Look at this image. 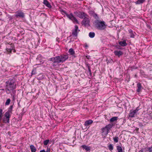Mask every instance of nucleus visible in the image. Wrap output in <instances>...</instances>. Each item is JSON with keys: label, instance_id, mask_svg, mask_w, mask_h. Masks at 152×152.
<instances>
[{"label": "nucleus", "instance_id": "nucleus-10", "mask_svg": "<svg viewBox=\"0 0 152 152\" xmlns=\"http://www.w3.org/2000/svg\"><path fill=\"white\" fill-rule=\"evenodd\" d=\"M80 31V30L78 29V27L77 25L75 26V29L72 30V34L73 36L77 37V36L78 32Z\"/></svg>", "mask_w": 152, "mask_h": 152}, {"label": "nucleus", "instance_id": "nucleus-18", "mask_svg": "<svg viewBox=\"0 0 152 152\" xmlns=\"http://www.w3.org/2000/svg\"><path fill=\"white\" fill-rule=\"evenodd\" d=\"M81 147L87 151H89L90 150V147L89 146H87L85 145H83L81 146Z\"/></svg>", "mask_w": 152, "mask_h": 152}, {"label": "nucleus", "instance_id": "nucleus-39", "mask_svg": "<svg viewBox=\"0 0 152 152\" xmlns=\"http://www.w3.org/2000/svg\"><path fill=\"white\" fill-rule=\"evenodd\" d=\"M13 49V48H7V52L11 53L12 52V50Z\"/></svg>", "mask_w": 152, "mask_h": 152}, {"label": "nucleus", "instance_id": "nucleus-28", "mask_svg": "<svg viewBox=\"0 0 152 152\" xmlns=\"http://www.w3.org/2000/svg\"><path fill=\"white\" fill-rule=\"evenodd\" d=\"M108 148L111 151L113 149V146L112 144H110L108 146Z\"/></svg>", "mask_w": 152, "mask_h": 152}, {"label": "nucleus", "instance_id": "nucleus-9", "mask_svg": "<svg viewBox=\"0 0 152 152\" xmlns=\"http://www.w3.org/2000/svg\"><path fill=\"white\" fill-rule=\"evenodd\" d=\"M15 16L17 18H23L24 17L25 15L24 13L22 11L18 10L16 12Z\"/></svg>", "mask_w": 152, "mask_h": 152}, {"label": "nucleus", "instance_id": "nucleus-17", "mask_svg": "<svg viewBox=\"0 0 152 152\" xmlns=\"http://www.w3.org/2000/svg\"><path fill=\"white\" fill-rule=\"evenodd\" d=\"M93 123V121L91 120H89L85 121L84 124L85 126H88L91 124Z\"/></svg>", "mask_w": 152, "mask_h": 152}, {"label": "nucleus", "instance_id": "nucleus-27", "mask_svg": "<svg viewBox=\"0 0 152 152\" xmlns=\"http://www.w3.org/2000/svg\"><path fill=\"white\" fill-rule=\"evenodd\" d=\"M95 34L94 32H90L89 34V36L91 38H93L95 36Z\"/></svg>", "mask_w": 152, "mask_h": 152}, {"label": "nucleus", "instance_id": "nucleus-8", "mask_svg": "<svg viewBox=\"0 0 152 152\" xmlns=\"http://www.w3.org/2000/svg\"><path fill=\"white\" fill-rule=\"evenodd\" d=\"M88 16H86L83 18L82 21V24L85 26H90V20L88 18Z\"/></svg>", "mask_w": 152, "mask_h": 152}, {"label": "nucleus", "instance_id": "nucleus-22", "mask_svg": "<svg viewBox=\"0 0 152 152\" xmlns=\"http://www.w3.org/2000/svg\"><path fill=\"white\" fill-rule=\"evenodd\" d=\"M55 58V57L50 58V61H52L53 62V66H56L58 64V63H55V60L54 59Z\"/></svg>", "mask_w": 152, "mask_h": 152}, {"label": "nucleus", "instance_id": "nucleus-40", "mask_svg": "<svg viewBox=\"0 0 152 152\" xmlns=\"http://www.w3.org/2000/svg\"><path fill=\"white\" fill-rule=\"evenodd\" d=\"M139 109H138V107H137L136 108V109L135 110H134V111L136 112V113L138 112V111L139 110Z\"/></svg>", "mask_w": 152, "mask_h": 152}, {"label": "nucleus", "instance_id": "nucleus-14", "mask_svg": "<svg viewBox=\"0 0 152 152\" xmlns=\"http://www.w3.org/2000/svg\"><path fill=\"white\" fill-rule=\"evenodd\" d=\"M86 16H88V15L84 12H80L79 18H80L83 19Z\"/></svg>", "mask_w": 152, "mask_h": 152}, {"label": "nucleus", "instance_id": "nucleus-1", "mask_svg": "<svg viewBox=\"0 0 152 152\" xmlns=\"http://www.w3.org/2000/svg\"><path fill=\"white\" fill-rule=\"evenodd\" d=\"M15 81L14 79L9 80L6 82V86L7 88L6 89V91L8 92L16 88V84H15Z\"/></svg>", "mask_w": 152, "mask_h": 152}, {"label": "nucleus", "instance_id": "nucleus-24", "mask_svg": "<svg viewBox=\"0 0 152 152\" xmlns=\"http://www.w3.org/2000/svg\"><path fill=\"white\" fill-rule=\"evenodd\" d=\"M3 116V110L2 109H0V122L2 119Z\"/></svg>", "mask_w": 152, "mask_h": 152}, {"label": "nucleus", "instance_id": "nucleus-4", "mask_svg": "<svg viewBox=\"0 0 152 152\" xmlns=\"http://www.w3.org/2000/svg\"><path fill=\"white\" fill-rule=\"evenodd\" d=\"M61 12H62V14L63 15L65 14L68 18L72 21L74 22L78 23L77 19L74 16L72 13H71L69 14H68L65 11H64L63 10H61Z\"/></svg>", "mask_w": 152, "mask_h": 152}, {"label": "nucleus", "instance_id": "nucleus-26", "mask_svg": "<svg viewBox=\"0 0 152 152\" xmlns=\"http://www.w3.org/2000/svg\"><path fill=\"white\" fill-rule=\"evenodd\" d=\"M146 151L148 152H152V147H146Z\"/></svg>", "mask_w": 152, "mask_h": 152}, {"label": "nucleus", "instance_id": "nucleus-12", "mask_svg": "<svg viewBox=\"0 0 152 152\" xmlns=\"http://www.w3.org/2000/svg\"><path fill=\"white\" fill-rule=\"evenodd\" d=\"M137 89L136 91L137 92H140L141 91L142 89L143 88L141 85V84L140 83H138L137 84Z\"/></svg>", "mask_w": 152, "mask_h": 152}, {"label": "nucleus", "instance_id": "nucleus-46", "mask_svg": "<svg viewBox=\"0 0 152 152\" xmlns=\"http://www.w3.org/2000/svg\"><path fill=\"white\" fill-rule=\"evenodd\" d=\"M2 15V13L1 12H0V15Z\"/></svg>", "mask_w": 152, "mask_h": 152}, {"label": "nucleus", "instance_id": "nucleus-5", "mask_svg": "<svg viewBox=\"0 0 152 152\" xmlns=\"http://www.w3.org/2000/svg\"><path fill=\"white\" fill-rule=\"evenodd\" d=\"M113 126V124H109L107 125H106L105 127L102 128L101 130L102 133H104L106 131V134H108L110 130L112 128Z\"/></svg>", "mask_w": 152, "mask_h": 152}, {"label": "nucleus", "instance_id": "nucleus-42", "mask_svg": "<svg viewBox=\"0 0 152 152\" xmlns=\"http://www.w3.org/2000/svg\"><path fill=\"white\" fill-rule=\"evenodd\" d=\"M39 152H46L45 150H41Z\"/></svg>", "mask_w": 152, "mask_h": 152}, {"label": "nucleus", "instance_id": "nucleus-7", "mask_svg": "<svg viewBox=\"0 0 152 152\" xmlns=\"http://www.w3.org/2000/svg\"><path fill=\"white\" fill-rule=\"evenodd\" d=\"M10 117V113L8 112H6L4 114V117L3 118V121L4 123H9Z\"/></svg>", "mask_w": 152, "mask_h": 152}, {"label": "nucleus", "instance_id": "nucleus-15", "mask_svg": "<svg viewBox=\"0 0 152 152\" xmlns=\"http://www.w3.org/2000/svg\"><path fill=\"white\" fill-rule=\"evenodd\" d=\"M68 52L69 53V55L75 57L76 56H75V52L73 49L71 48L69 49Z\"/></svg>", "mask_w": 152, "mask_h": 152}, {"label": "nucleus", "instance_id": "nucleus-34", "mask_svg": "<svg viewBox=\"0 0 152 152\" xmlns=\"http://www.w3.org/2000/svg\"><path fill=\"white\" fill-rule=\"evenodd\" d=\"M36 68H34L32 71L31 75H35L36 74Z\"/></svg>", "mask_w": 152, "mask_h": 152}, {"label": "nucleus", "instance_id": "nucleus-29", "mask_svg": "<svg viewBox=\"0 0 152 152\" xmlns=\"http://www.w3.org/2000/svg\"><path fill=\"white\" fill-rule=\"evenodd\" d=\"M129 33L130 34V37H132V38L134 37V35L133 33V32L132 31V30L130 29L129 30Z\"/></svg>", "mask_w": 152, "mask_h": 152}, {"label": "nucleus", "instance_id": "nucleus-41", "mask_svg": "<svg viewBox=\"0 0 152 152\" xmlns=\"http://www.w3.org/2000/svg\"><path fill=\"white\" fill-rule=\"evenodd\" d=\"M46 152H50V149L47 148L46 151Z\"/></svg>", "mask_w": 152, "mask_h": 152}, {"label": "nucleus", "instance_id": "nucleus-38", "mask_svg": "<svg viewBox=\"0 0 152 152\" xmlns=\"http://www.w3.org/2000/svg\"><path fill=\"white\" fill-rule=\"evenodd\" d=\"M92 16L94 17L96 19H97L99 18L97 15L95 13Z\"/></svg>", "mask_w": 152, "mask_h": 152}, {"label": "nucleus", "instance_id": "nucleus-25", "mask_svg": "<svg viewBox=\"0 0 152 152\" xmlns=\"http://www.w3.org/2000/svg\"><path fill=\"white\" fill-rule=\"evenodd\" d=\"M145 1V0H138L135 1V3L136 4H140L143 3Z\"/></svg>", "mask_w": 152, "mask_h": 152}, {"label": "nucleus", "instance_id": "nucleus-44", "mask_svg": "<svg viewBox=\"0 0 152 152\" xmlns=\"http://www.w3.org/2000/svg\"><path fill=\"white\" fill-rule=\"evenodd\" d=\"M86 58L87 59H89V57H88V56H86Z\"/></svg>", "mask_w": 152, "mask_h": 152}, {"label": "nucleus", "instance_id": "nucleus-47", "mask_svg": "<svg viewBox=\"0 0 152 152\" xmlns=\"http://www.w3.org/2000/svg\"><path fill=\"white\" fill-rule=\"evenodd\" d=\"M137 77V75H134V77Z\"/></svg>", "mask_w": 152, "mask_h": 152}, {"label": "nucleus", "instance_id": "nucleus-48", "mask_svg": "<svg viewBox=\"0 0 152 152\" xmlns=\"http://www.w3.org/2000/svg\"><path fill=\"white\" fill-rule=\"evenodd\" d=\"M117 48H118L119 49H120V48H118V47H117Z\"/></svg>", "mask_w": 152, "mask_h": 152}, {"label": "nucleus", "instance_id": "nucleus-37", "mask_svg": "<svg viewBox=\"0 0 152 152\" xmlns=\"http://www.w3.org/2000/svg\"><path fill=\"white\" fill-rule=\"evenodd\" d=\"M13 105H11L9 107L8 110L7 112H8L9 113L11 112L13 108Z\"/></svg>", "mask_w": 152, "mask_h": 152}, {"label": "nucleus", "instance_id": "nucleus-6", "mask_svg": "<svg viewBox=\"0 0 152 152\" xmlns=\"http://www.w3.org/2000/svg\"><path fill=\"white\" fill-rule=\"evenodd\" d=\"M10 117V113L8 112H6L4 114V117L3 118V121L4 123H9Z\"/></svg>", "mask_w": 152, "mask_h": 152}, {"label": "nucleus", "instance_id": "nucleus-31", "mask_svg": "<svg viewBox=\"0 0 152 152\" xmlns=\"http://www.w3.org/2000/svg\"><path fill=\"white\" fill-rule=\"evenodd\" d=\"M80 11H75L74 12V14L77 17H79V15L80 14Z\"/></svg>", "mask_w": 152, "mask_h": 152}, {"label": "nucleus", "instance_id": "nucleus-20", "mask_svg": "<svg viewBox=\"0 0 152 152\" xmlns=\"http://www.w3.org/2000/svg\"><path fill=\"white\" fill-rule=\"evenodd\" d=\"M119 44L122 46H125L127 45V43L125 40L123 41H120L119 42Z\"/></svg>", "mask_w": 152, "mask_h": 152}, {"label": "nucleus", "instance_id": "nucleus-16", "mask_svg": "<svg viewBox=\"0 0 152 152\" xmlns=\"http://www.w3.org/2000/svg\"><path fill=\"white\" fill-rule=\"evenodd\" d=\"M43 3L46 6L50 8L52 7L51 5L47 0H43Z\"/></svg>", "mask_w": 152, "mask_h": 152}, {"label": "nucleus", "instance_id": "nucleus-30", "mask_svg": "<svg viewBox=\"0 0 152 152\" xmlns=\"http://www.w3.org/2000/svg\"><path fill=\"white\" fill-rule=\"evenodd\" d=\"M119 138L118 137L115 136L113 138V140L115 142L117 143L118 142Z\"/></svg>", "mask_w": 152, "mask_h": 152}, {"label": "nucleus", "instance_id": "nucleus-21", "mask_svg": "<svg viewBox=\"0 0 152 152\" xmlns=\"http://www.w3.org/2000/svg\"><path fill=\"white\" fill-rule=\"evenodd\" d=\"M30 148L31 152H35L37 150L35 147L33 145H30Z\"/></svg>", "mask_w": 152, "mask_h": 152}, {"label": "nucleus", "instance_id": "nucleus-32", "mask_svg": "<svg viewBox=\"0 0 152 152\" xmlns=\"http://www.w3.org/2000/svg\"><path fill=\"white\" fill-rule=\"evenodd\" d=\"M87 67L88 69V72L89 74L91 75H92L91 71L90 69V67L89 66L88 64L87 65Z\"/></svg>", "mask_w": 152, "mask_h": 152}, {"label": "nucleus", "instance_id": "nucleus-43", "mask_svg": "<svg viewBox=\"0 0 152 152\" xmlns=\"http://www.w3.org/2000/svg\"><path fill=\"white\" fill-rule=\"evenodd\" d=\"M85 47L86 48H87L88 47V45H87L86 43L85 44Z\"/></svg>", "mask_w": 152, "mask_h": 152}, {"label": "nucleus", "instance_id": "nucleus-2", "mask_svg": "<svg viewBox=\"0 0 152 152\" xmlns=\"http://www.w3.org/2000/svg\"><path fill=\"white\" fill-rule=\"evenodd\" d=\"M68 54H63L60 56L55 57V63H58V64L63 63L68 58Z\"/></svg>", "mask_w": 152, "mask_h": 152}, {"label": "nucleus", "instance_id": "nucleus-3", "mask_svg": "<svg viewBox=\"0 0 152 152\" xmlns=\"http://www.w3.org/2000/svg\"><path fill=\"white\" fill-rule=\"evenodd\" d=\"M95 25L97 29L101 30L104 29L107 26L104 21H100L98 20L95 21Z\"/></svg>", "mask_w": 152, "mask_h": 152}, {"label": "nucleus", "instance_id": "nucleus-13", "mask_svg": "<svg viewBox=\"0 0 152 152\" xmlns=\"http://www.w3.org/2000/svg\"><path fill=\"white\" fill-rule=\"evenodd\" d=\"M136 113L134 111V110H131L130 111V113L129 114V116L131 118H133L135 117V115H136Z\"/></svg>", "mask_w": 152, "mask_h": 152}, {"label": "nucleus", "instance_id": "nucleus-23", "mask_svg": "<svg viewBox=\"0 0 152 152\" xmlns=\"http://www.w3.org/2000/svg\"><path fill=\"white\" fill-rule=\"evenodd\" d=\"M117 149L118 152H123V150L121 147L120 145H118L116 147Z\"/></svg>", "mask_w": 152, "mask_h": 152}, {"label": "nucleus", "instance_id": "nucleus-35", "mask_svg": "<svg viewBox=\"0 0 152 152\" xmlns=\"http://www.w3.org/2000/svg\"><path fill=\"white\" fill-rule=\"evenodd\" d=\"M49 140H46L43 142V144L44 145H46L48 144Z\"/></svg>", "mask_w": 152, "mask_h": 152}, {"label": "nucleus", "instance_id": "nucleus-45", "mask_svg": "<svg viewBox=\"0 0 152 152\" xmlns=\"http://www.w3.org/2000/svg\"><path fill=\"white\" fill-rule=\"evenodd\" d=\"M139 152H143V151L142 150H140L139 151Z\"/></svg>", "mask_w": 152, "mask_h": 152}, {"label": "nucleus", "instance_id": "nucleus-36", "mask_svg": "<svg viewBox=\"0 0 152 152\" xmlns=\"http://www.w3.org/2000/svg\"><path fill=\"white\" fill-rule=\"evenodd\" d=\"M88 13L91 16H93L95 13L94 11L90 10H89Z\"/></svg>", "mask_w": 152, "mask_h": 152}, {"label": "nucleus", "instance_id": "nucleus-33", "mask_svg": "<svg viewBox=\"0 0 152 152\" xmlns=\"http://www.w3.org/2000/svg\"><path fill=\"white\" fill-rule=\"evenodd\" d=\"M10 102H11L10 99H8L7 100V101L5 103V105H9L10 104Z\"/></svg>", "mask_w": 152, "mask_h": 152}, {"label": "nucleus", "instance_id": "nucleus-11", "mask_svg": "<svg viewBox=\"0 0 152 152\" xmlns=\"http://www.w3.org/2000/svg\"><path fill=\"white\" fill-rule=\"evenodd\" d=\"M114 53L115 56H118L119 57L122 55L124 54L123 52L122 51L118 50H115Z\"/></svg>", "mask_w": 152, "mask_h": 152}, {"label": "nucleus", "instance_id": "nucleus-19", "mask_svg": "<svg viewBox=\"0 0 152 152\" xmlns=\"http://www.w3.org/2000/svg\"><path fill=\"white\" fill-rule=\"evenodd\" d=\"M118 118V117L114 116L111 118L110 119V122L111 123L115 122L116 121Z\"/></svg>", "mask_w": 152, "mask_h": 152}]
</instances>
